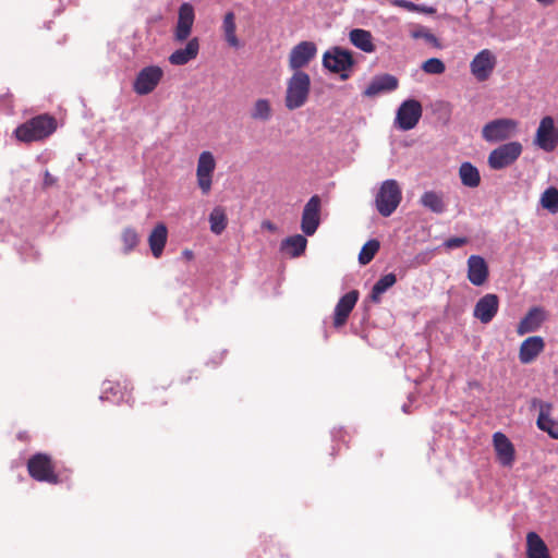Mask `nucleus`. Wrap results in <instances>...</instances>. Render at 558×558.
I'll list each match as a JSON object with an SVG mask.
<instances>
[{"mask_svg":"<svg viewBox=\"0 0 558 558\" xmlns=\"http://www.w3.org/2000/svg\"><path fill=\"white\" fill-rule=\"evenodd\" d=\"M262 228L270 232H275L277 230V227L269 220H264L262 222Z\"/></svg>","mask_w":558,"mask_h":558,"instance_id":"a18cd8bd","label":"nucleus"},{"mask_svg":"<svg viewBox=\"0 0 558 558\" xmlns=\"http://www.w3.org/2000/svg\"><path fill=\"white\" fill-rule=\"evenodd\" d=\"M526 556L527 558H550L547 545L535 532H529L526 535Z\"/></svg>","mask_w":558,"mask_h":558,"instance_id":"a878e982","label":"nucleus"},{"mask_svg":"<svg viewBox=\"0 0 558 558\" xmlns=\"http://www.w3.org/2000/svg\"><path fill=\"white\" fill-rule=\"evenodd\" d=\"M397 282V277L395 274L390 272L381 278L373 286V289L368 295L369 300L373 303H379L381 300V294L385 293L388 289H390Z\"/></svg>","mask_w":558,"mask_h":558,"instance_id":"7c9ffc66","label":"nucleus"},{"mask_svg":"<svg viewBox=\"0 0 558 558\" xmlns=\"http://www.w3.org/2000/svg\"><path fill=\"white\" fill-rule=\"evenodd\" d=\"M469 242L468 238L464 236H453L449 238L445 241V247L449 250L458 248L465 245Z\"/></svg>","mask_w":558,"mask_h":558,"instance_id":"a19ab883","label":"nucleus"},{"mask_svg":"<svg viewBox=\"0 0 558 558\" xmlns=\"http://www.w3.org/2000/svg\"><path fill=\"white\" fill-rule=\"evenodd\" d=\"M415 12L424 13V14H434L436 13V9L433 7L418 4V9H415Z\"/></svg>","mask_w":558,"mask_h":558,"instance_id":"37998d69","label":"nucleus"},{"mask_svg":"<svg viewBox=\"0 0 558 558\" xmlns=\"http://www.w3.org/2000/svg\"><path fill=\"white\" fill-rule=\"evenodd\" d=\"M57 130V120L49 114L36 116L19 125L15 137L23 143L39 142L49 137Z\"/></svg>","mask_w":558,"mask_h":558,"instance_id":"f257e3e1","label":"nucleus"},{"mask_svg":"<svg viewBox=\"0 0 558 558\" xmlns=\"http://www.w3.org/2000/svg\"><path fill=\"white\" fill-rule=\"evenodd\" d=\"M121 241L123 243V252L128 254L137 246L140 236L134 228L128 227L121 233Z\"/></svg>","mask_w":558,"mask_h":558,"instance_id":"4c0bfd02","label":"nucleus"},{"mask_svg":"<svg viewBox=\"0 0 558 558\" xmlns=\"http://www.w3.org/2000/svg\"><path fill=\"white\" fill-rule=\"evenodd\" d=\"M421 204L435 214H442L446 210V204L441 193L427 191L421 196Z\"/></svg>","mask_w":558,"mask_h":558,"instance_id":"2f4dec72","label":"nucleus"},{"mask_svg":"<svg viewBox=\"0 0 558 558\" xmlns=\"http://www.w3.org/2000/svg\"><path fill=\"white\" fill-rule=\"evenodd\" d=\"M56 182H57L56 178L51 173H49V171H46L45 177H44V185L51 186Z\"/></svg>","mask_w":558,"mask_h":558,"instance_id":"c03bdc74","label":"nucleus"},{"mask_svg":"<svg viewBox=\"0 0 558 558\" xmlns=\"http://www.w3.org/2000/svg\"><path fill=\"white\" fill-rule=\"evenodd\" d=\"M536 1L542 3L543 5H550L555 2V0H536Z\"/></svg>","mask_w":558,"mask_h":558,"instance_id":"49530a36","label":"nucleus"},{"mask_svg":"<svg viewBox=\"0 0 558 558\" xmlns=\"http://www.w3.org/2000/svg\"><path fill=\"white\" fill-rule=\"evenodd\" d=\"M209 223L213 233L221 234L228 225L226 210L220 206L215 207L209 215Z\"/></svg>","mask_w":558,"mask_h":558,"instance_id":"473e14b6","label":"nucleus"},{"mask_svg":"<svg viewBox=\"0 0 558 558\" xmlns=\"http://www.w3.org/2000/svg\"><path fill=\"white\" fill-rule=\"evenodd\" d=\"M380 247L379 241L373 239L367 241L359 254V262L361 265H367L375 257Z\"/></svg>","mask_w":558,"mask_h":558,"instance_id":"e433bc0d","label":"nucleus"},{"mask_svg":"<svg viewBox=\"0 0 558 558\" xmlns=\"http://www.w3.org/2000/svg\"><path fill=\"white\" fill-rule=\"evenodd\" d=\"M494 448L497 454V459L504 466H512L515 459V450L509 438L497 432L493 436Z\"/></svg>","mask_w":558,"mask_h":558,"instance_id":"a211bd4d","label":"nucleus"},{"mask_svg":"<svg viewBox=\"0 0 558 558\" xmlns=\"http://www.w3.org/2000/svg\"><path fill=\"white\" fill-rule=\"evenodd\" d=\"M19 438L22 439V440H26L27 439L26 433H23V434L21 433L19 435Z\"/></svg>","mask_w":558,"mask_h":558,"instance_id":"de8ad7c7","label":"nucleus"},{"mask_svg":"<svg viewBox=\"0 0 558 558\" xmlns=\"http://www.w3.org/2000/svg\"><path fill=\"white\" fill-rule=\"evenodd\" d=\"M541 205L551 214L558 213V189L548 187L541 196Z\"/></svg>","mask_w":558,"mask_h":558,"instance_id":"c9c22d12","label":"nucleus"},{"mask_svg":"<svg viewBox=\"0 0 558 558\" xmlns=\"http://www.w3.org/2000/svg\"><path fill=\"white\" fill-rule=\"evenodd\" d=\"M163 77V70L158 65L143 68L133 83V90L141 96L150 94Z\"/></svg>","mask_w":558,"mask_h":558,"instance_id":"0eeeda50","label":"nucleus"},{"mask_svg":"<svg viewBox=\"0 0 558 558\" xmlns=\"http://www.w3.org/2000/svg\"><path fill=\"white\" fill-rule=\"evenodd\" d=\"M124 392L125 396H129L130 393L129 384L126 381L124 385H122L118 381L108 380L104 383L101 399L118 401L123 399Z\"/></svg>","mask_w":558,"mask_h":558,"instance_id":"c85d7f7f","label":"nucleus"},{"mask_svg":"<svg viewBox=\"0 0 558 558\" xmlns=\"http://www.w3.org/2000/svg\"><path fill=\"white\" fill-rule=\"evenodd\" d=\"M27 471L32 478L37 482L58 484L59 475L56 473V464L52 458L43 452L33 454L27 461Z\"/></svg>","mask_w":558,"mask_h":558,"instance_id":"20e7f679","label":"nucleus"},{"mask_svg":"<svg viewBox=\"0 0 558 558\" xmlns=\"http://www.w3.org/2000/svg\"><path fill=\"white\" fill-rule=\"evenodd\" d=\"M499 308V298L494 293H487L475 304L473 316L482 324L490 323Z\"/></svg>","mask_w":558,"mask_h":558,"instance_id":"dca6fc26","label":"nucleus"},{"mask_svg":"<svg viewBox=\"0 0 558 558\" xmlns=\"http://www.w3.org/2000/svg\"><path fill=\"white\" fill-rule=\"evenodd\" d=\"M399 81L391 74L375 76L364 90V96L376 97L381 93L392 92L398 88Z\"/></svg>","mask_w":558,"mask_h":558,"instance_id":"4be33fe9","label":"nucleus"},{"mask_svg":"<svg viewBox=\"0 0 558 558\" xmlns=\"http://www.w3.org/2000/svg\"><path fill=\"white\" fill-rule=\"evenodd\" d=\"M307 240L305 236L301 234H295L292 236L286 238L281 242V251L287 252L292 257H299L302 255L306 248Z\"/></svg>","mask_w":558,"mask_h":558,"instance_id":"cd10ccee","label":"nucleus"},{"mask_svg":"<svg viewBox=\"0 0 558 558\" xmlns=\"http://www.w3.org/2000/svg\"><path fill=\"white\" fill-rule=\"evenodd\" d=\"M497 64V58L489 49H483L475 54L470 63V71L478 82L487 81Z\"/></svg>","mask_w":558,"mask_h":558,"instance_id":"1a4fd4ad","label":"nucleus"},{"mask_svg":"<svg viewBox=\"0 0 558 558\" xmlns=\"http://www.w3.org/2000/svg\"><path fill=\"white\" fill-rule=\"evenodd\" d=\"M422 105L418 100H404L400 105L396 117V122L399 129L409 131L415 128L422 117Z\"/></svg>","mask_w":558,"mask_h":558,"instance_id":"9d476101","label":"nucleus"},{"mask_svg":"<svg viewBox=\"0 0 558 558\" xmlns=\"http://www.w3.org/2000/svg\"><path fill=\"white\" fill-rule=\"evenodd\" d=\"M533 403H538L539 405V414L536 422L537 427L546 432L551 438L558 439V421H554L549 417L553 405L536 399Z\"/></svg>","mask_w":558,"mask_h":558,"instance_id":"5701e85b","label":"nucleus"},{"mask_svg":"<svg viewBox=\"0 0 558 558\" xmlns=\"http://www.w3.org/2000/svg\"><path fill=\"white\" fill-rule=\"evenodd\" d=\"M199 51L198 38L194 37L187 41L184 48L173 51L169 57V62L173 65H184L195 59Z\"/></svg>","mask_w":558,"mask_h":558,"instance_id":"b1692460","label":"nucleus"},{"mask_svg":"<svg viewBox=\"0 0 558 558\" xmlns=\"http://www.w3.org/2000/svg\"><path fill=\"white\" fill-rule=\"evenodd\" d=\"M347 77H348V75H347V74H341V78H343V80H344V78H347Z\"/></svg>","mask_w":558,"mask_h":558,"instance_id":"09e8293b","label":"nucleus"},{"mask_svg":"<svg viewBox=\"0 0 558 558\" xmlns=\"http://www.w3.org/2000/svg\"><path fill=\"white\" fill-rule=\"evenodd\" d=\"M401 201V187L393 179L384 181L375 197L376 208L383 217L391 216Z\"/></svg>","mask_w":558,"mask_h":558,"instance_id":"7ed1b4c3","label":"nucleus"},{"mask_svg":"<svg viewBox=\"0 0 558 558\" xmlns=\"http://www.w3.org/2000/svg\"><path fill=\"white\" fill-rule=\"evenodd\" d=\"M359 291L352 290L345 293L337 303L335 307V317H333V326L336 328L342 327L348 318L352 310L354 308L357 300H359Z\"/></svg>","mask_w":558,"mask_h":558,"instance_id":"6ab92c4d","label":"nucleus"},{"mask_svg":"<svg viewBox=\"0 0 558 558\" xmlns=\"http://www.w3.org/2000/svg\"><path fill=\"white\" fill-rule=\"evenodd\" d=\"M195 20L194 8L192 4L185 2L180 5L178 13V21L173 32V39L178 43L185 41L192 32Z\"/></svg>","mask_w":558,"mask_h":558,"instance_id":"2eb2a0df","label":"nucleus"},{"mask_svg":"<svg viewBox=\"0 0 558 558\" xmlns=\"http://www.w3.org/2000/svg\"><path fill=\"white\" fill-rule=\"evenodd\" d=\"M349 38L352 45L360 50L368 53L375 51V45L373 43L371 32L362 28H354L350 32Z\"/></svg>","mask_w":558,"mask_h":558,"instance_id":"bb28decb","label":"nucleus"},{"mask_svg":"<svg viewBox=\"0 0 558 558\" xmlns=\"http://www.w3.org/2000/svg\"><path fill=\"white\" fill-rule=\"evenodd\" d=\"M519 122L510 118L495 119L482 129V137L489 143L509 140L518 132Z\"/></svg>","mask_w":558,"mask_h":558,"instance_id":"39448f33","label":"nucleus"},{"mask_svg":"<svg viewBox=\"0 0 558 558\" xmlns=\"http://www.w3.org/2000/svg\"><path fill=\"white\" fill-rule=\"evenodd\" d=\"M459 177L462 184L468 187H477L481 183V175L477 168L468 161L461 163Z\"/></svg>","mask_w":558,"mask_h":558,"instance_id":"c756f323","label":"nucleus"},{"mask_svg":"<svg viewBox=\"0 0 558 558\" xmlns=\"http://www.w3.org/2000/svg\"><path fill=\"white\" fill-rule=\"evenodd\" d=\"M222 28H223L225 38H226L227 43L231 47H234V48L239 47V39L235 35V29H236L235 16H234L233 12L226 13L223 23H222Z\"/></svg>","mask_w":558,"mask_h":558,"instance_id":"72a5a7b5","label":"nucleus"},{"mask_svg":"<svg viewBox=\"0 0 558 558\" xmlns=\"http://www.w3.org/2000/svg\"><path fill=\"white\" fill-rule=\"evenodd\" d=\"M535 144L545 151H553L558 145V130L555 128L554 119L544 117L536 131Z\"/></svg>","mask_w":558,"mask_h":558,"instance_id":"9b49d317","label":"nucleus"},{"mask_svg":"<svg viewBox=\"0 0 558 558\" xmlns=\"http://www.w3.org/2000/svg\"><path fill=\"white\" fill-rule=\"evenodd\" d=\"M216 169V160L214 155L208 151H202L197 160L196 179L197 185L204 195L211 190L213 174Z\"/></svg>","mask_w":558,"mask_h":558,"instance_id":"6e6552de","label":"nucleus"},{"mask_svg":"<svg viewBox=\"0 0 558 558\" xmlns=\"http://www.w3.org/2000/svg\"><path fill=\"white\" fill-rule=\"evenodd\" d=\"M546 343L541 336H530L522 341L519 348V361L526 365L533 363L545 350Z\"/></svg>","mask_w":558,"mask_h":558,"instance_id":"f3484780","label":"nucleus"},{"mask_svg":"<svg viewBox=\"0 0 558 558\" xmlns=\"http://www.w3.org/2000/svg\"><path fill=\"white\" fill-rule=\"evenodd\" d=\"M522 145L519 142L502 144L493 149L488 156V166L494 170H501L511 166L521 155Z\"/></svg>","mask_w":558,"mask_h":558,"instance_id":"423d86ee","label":"nucleus"},{"mask_svg":"<svg viewBox=\"0 0 558 558\" xmlns=\"http://www.w3.org/2000/svg\"><path fill=\"white\" fill-rule=\"evenodd\" d=\"M352 53L348 50L335 47L326 51L323 57V65L332 73H341L353 65Z\"/></svg>","mask_w":558,"mask_h":558,"instance_id":"ddd939ff","label":"nucleus"},{"mask_svg":"<svg viewBox=\"0 0 558 558\" xmlns=\"http://www.w3.org/2000/svg\"><path fill=\"white\" fill-rule=\"evenodd\" d=\"M320 207L322 201L318 195L312 196L305 204L301 220V229L304 234L311 236L316 232L320 222Z\"/></svg>","mask_w":558,"mask_h":558,"instance_id":"f8f14e48","label":"nucleus"},{"mask_svg":"<svg viewBox=\"0 0 558 558\" xmlns=\"http://www.w3.org/2000/svg\"><path fill=\"white\" fill-rule=\"evenodd\" d=\"M168 239V229L165 223L160 222L155 226L148 235V244L155 258L162 255Z\"/></svg>","mask_w":558,"mask_h":558,"instance_id":"393cba45","label":"nucleus"},{"mask_svg":"<svg viewBox=\"0 0 558 558\" xmlns=\"http://www.w3.org/2000/svg\"><path fill=\"white\" fill-rule=\"evenodd\" d=\"M392 4L398 7V8H402V9H405L408 11H411V12H415V9H418V4H415V3L411 2V1H408V0H393Z\"/></svg>","mask_w":558,"mask_h":558,"instance_id":"79ce46f5","label":"nucleus"},{"mask_svg":"<svg viewBox=\"0 0 558 558\" xmlns=\"http://www.w3.org/2000/svg\"><path fill=\"white\" fill-rule=\"evenodd\" d=\"M412 37L415 39L422 38L434 47H439L438 38L425 27L412 32Z\"/></svg>","mask_w":558,"mask_h":558,"instance_id":"ea45409f","label":"nucleus"},{"mask_svg":"<svg viewBox=\"0 0 558 558\" xmlns=\"http://www.w3.org/2000/svg\"><path fill=\"white\" fill-rule=\"evenodd\" d=\"M489 276L488 265L480 255H471L468 258V279L476 287L483 286Z\"/></svg>","mask_w":558,"mask_h":558,"instance_id":"412c9836","label":"nucleus"},{"mask_svg":"<svg viewBox=\"0 0 558 558\" xmlns=\"http://www.w3.org/2000/svg\"><path fill=\"white\" fill-rule=\"evenodd\" d=\"M317 48L312 41H301L294 46L289 54V68L294 72L301 71L316 56Z\"/></svg>","mask_w":558,"mask_h":558,"instance_id":"4468645a","label":"nucleus"},{"mask_svg":"<svg viewBox=\"0 0 558 558\" xmlns=\"http://www.w3.org/2000/svg\"><path fill=\"white\" fill-rule=\"evenodd\" d=\"M421 69L426 74L440 75L446 71V65L438 58H429L422 63Z\"/></svg>","mask_w":558,"mask_h":558,"instance_id":"58836bf2","label":"nucleus"},{"mask_svg":"<svg viewBox=\"0 0 558 558\" xmlns=\"http://www.w3.org/2000/svg\"><path fill=\"white\" fill-rule=\"evenodd\" d=\"M311 89L310 75L303 71H296L287 82L284 97L286 107L295 110L305 105Z\"/></svg>","mask_w":558,"mask_h":558,"instance_id":"f03ea898","label":"nucleus"},{"mask_svg":"<svg viewBox=\"0 0 558 558\" xmlns=\"http://www.w3.org/2000/svg\"><path fill=\"white\" fill-rule=\"evenodd\" d=\"M272 116L271 105L268 99H257L251 110L253 120L268 121Z\"/></svg>","mask_w":558,"mask_h":558,"instance_id":"f704fd0d","label":"nucleus"},{"mask_svg":"<svg viewBox=\"0 0 558 558\" xmlns=\"http://www.w3.org/2000/svg\"><path fill=\"white\" fill-rule=\"evenodd\" d=\"M546 319L545 311L542 307L534 306L521 318L517 326V333L524 336L538 330Z\"/></svg>","mask_w":558,"mask_h":558,"instance_id":"aec40b11","label":"nucleus"}]
</instances>
